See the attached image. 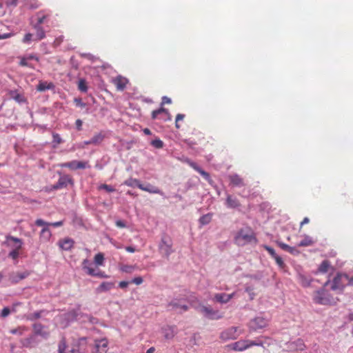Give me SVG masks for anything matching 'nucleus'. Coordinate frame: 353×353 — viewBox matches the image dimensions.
Here are the masks:
<instances>
[{
    "label": "nucleus",
    "mask_w": 353,
    "mask_h": 353,
    "mask_svg": "<svg viewBox=\"0 0 353 353\" xmlns=\"http://www.w3.org/2000/svg\"><path fill=\"white\" fill-rule=\"evenodd\" d=\"M234 241L238 245L243 246L245 244L256 242V239L250 229H241L236 234Z\"/></svg>",
    "instance_id": "nucleus-1"
},
{
    "label": "nucleus",
    "mask_w": 353,
    "mask_h": 353,
    "mask_svg": "<svg viewBox=\"0 0 353 353\" xmlns=\"http://www.w3.org/2000/svg\"><path fill=\"white\" fill-rule=\"evenodd\" d=\"M232 350L235 351L242 352L252 346H263V341L259 339L256 341L250 340H239L229 345Z\"/></svg>",
    "instance_id": "nucleus-2"
},
{
    "label": "nucleus",
    "mask_w": 353,
    "mask_h": 353,
    "mask_svg": "<svg viewBox=\"0 0 353 353\" xmlns=\"http://www.w3.org/2000/svg\"><path fill=\"white\" fill-rule=\"evenodd\" d=\"M314 301L321 305H330L334 302L332 296L324 288L315 292Z\"/></svg>",
    "instance_id": "nucleus-3"
},
{
    "label": "nucleus",
    "mask_w": 353,
    "mask_h": 353,
    "mask_svg": "<svg viewBox=\"0 0 353 353\" xmlns=\"http://www.w3.org/2000/svg\"><path fill=\"white\" fill-rule=\"evenodd\" d=\"M159 249L163 256L167 259L169 258L170 255L174 252L172 250V241L169 236H162L159 245Z\"/></svg>",
    "instance_id": "nucleus-4"
},
{
    "label": "nucleus",
    "mask_w": 353,
    "mask_h": 353,
    "mask_svg": "<svg viewBox=\"0 0 353 353\" xmlns=\"http://www.w3.org/2000/svg\"><path fill=\"white\" fill-rule=\"evenodd\" d=\"M197 310L203 314L204 317L209 319L218 320L223 317L222 314H221L219 310H214L210 306L199 305L197 307Z\"/></svg>",
    "instance_id": "nucleus-5"
},
{
    "label": "nucleus",
    "mask_w": 353,
    "mask_h": 353,
    "mask_svg": "<svg viewBox=\"0 0 353 353\" xmlns=\"http://www.w3.org/2000/svg\"><path fill=\"white\" fill-rule=\"evenodd\" d=\"M68 184H73L72 179L68 175H63L59 177L57 183L51 187V190L61 189L67 187Z\"/></svg>",
    "instance_id": "nucleus-6"
},
{
    "label": "nucleus",
    "mask_w": 353,
    "mask_h": 353,
    "mask_svg": "<svg viewBox=\"0 0 353 353\" xmlns=\"http://www.w3.org/2000/svg\"><path fill=\"white\" fill-rule=\"evenodd\" d=\"M61 168H68L71 170H77V169H85L86 168H89V165L88 162L84 161H79L77 160H74L70 162H66L61 164Z\"/></svg>",
    "instance_id": "nucleus-7"
},
{
    "label": "nucleus",
    "mask_w": 353,
    "mask_h": 353,
    "mask_svg": "<svg viewBox=\"0 0 353 353\" xmlns=\"http://www.w3.org/2000/svg\"><path fill=\"white\" fill-rule=\"evenodd\" d=\"M268 324V319L262 316H257L250 321V327L253 330H256L266 327Z\"/></svg>",
    "instance_id": "nucleus-8"
},
{
    "label": "nucleus",
    "mask_w": 353,
    "mask_h": 353,
    "mask_svg": "<svg viewBox=\"0 0 353 353\" xmlns=\"http://www.w3.org/2000/svg\"><path fill=\"white\" fill-rule=\"evenodd\" d=\"M8 241H12L13 242L17 243V245H16L15 248L13 249L11 252L9 253V256L11 257L13 259H17L19 256V250H20L22 247V241L21 239L14 237V236H8L7 237Z\"/></svg>",
    "instance_id": "nucleus-9"
},
{
    "label": "nucleus",
    "mask_w": 353,
    "mask_h": 353,
    "mask_svg": "<svg viewBox=\"0 0 353 353\" xmlns=\"http://www.w3.org/2000/svg\"><path fill=\"white\" fill-rule=\"evenodd\" d=\"M94 353H106L108 350V342L106 339L94 341Z\"/></svg>",
    "instance_id": "nucleus-10"
},
{
    "label": "nucleus",
    "mask_w": 353,
    "mask_h": 353,
    "mask_svg": "<svg viewBox=\"0 0 353 353\" xmlns=\"http://www.w3.org/2000/svg\"><path fill=\"white\" fill-rule=\"evenodd\" d=\"M184 161L187 163L194 170L198 172L205 180H207L208 181H211L210 174L205 170H202L199 166H198V165L196 163L192 161L190 159L188 158H186Z\"/></svg>",
    "instance_id": "nucleus-11"
},
{
    "label": "nucleus",
    "mask_w": 353,
    "mask_h": 353,
    "mask_svg": "<svg viewBox=\"0 0 353 353\" xmlns=\"http://www.w3.org/2000/svg\"><path fill=\"white\" fill-rule=\"evenodd\" d=\"M184 161L187 163L194 170L198 172L205 180H207L208 181H211L210 174L205 170H202L199 166H198V165L196 163L192 161L190 159L188 158H186Z\"/></svg>",
    "instance_id": "nucleus-12"
},
{
    "label": "nucleus",
    "mask_w": 353,
    "mask_h": 353,
    "mask_svg": "<svg viewBox=\"0 0 353 353\" xmlns=\"http://www.w3.org/2000/svg\"><path fill=\"white\" fill-rule=\"evenodd\" d=\"M344 278L343 274H337L332 281L331 289L332 290H343L345 288V285L342 283V279Z\"/></svg>",
    "instance_id": "nucleus-13"
},
{
    "label": "nucleus",
    "mask_w": 353,
    "mask_h": 353,
    "mask_svg": "<svg viewBox=\"0 0 353 353\" xmlns=\"http://www.w3.org/2000/svg\"><path fill=\"white\" fill-rule=\"evenodd\" d=\"M160 114H162L161 119H163V121L171 120V115L169 113L168 110L163 108H161L158 110H154L152 112V117L153 119H157L158 116Z\"/></svg>",
    "instance_id": "nucleus-14"
},
{
    "label": "nucleus",
    "mask_w": 353,
    "mask_h": 353,
    "mask_svg": "<svg viewBox=\"0 0 353 353\" xmlns=\"http://www.w3.org/2000/svg\"><path fill=\"white\" fill-rule=\"evenodd\" d=\"M220 337L223 341L235 339L237 337L236 327H232L221 333Z\"/></svg>",
    "instance_id": "nucleus-15"
},
{
    "label": "nucleus",
    "mask_w": 353,
    "mask_h": 353,
    "mask_svg": "<svg viewBox=\"0 0 353 353\" xmlns=\"http://www.w3.org/2000/svg\"><path fill=\"white\" fill-rule=\"evenodd\" d=\"M32 327L36 335L41 336L43 339L48 338L50 332L44 330V326L41 323H34Z\"/></svg>",
    "instance_id": "nucleus-16"
},
{
    "label": "nucleus",
    "mask_w": 353,
    "mask_h": 353,
    "mask_svg": "<svg viewBox=\"0 0 353 353\" xmlns=\"http://www.w3.org/2000/svg\"><path fill=\"white\" fill-rule=\"evenodd\" d=\"M74 241L70 238H66L63 240H59L58 245L59 248L65 251L70 250L74 246Z\"/></svg>",
    "instance_id": "nucleus-17"
},
{
    "label": "nucleus",
    "mask_w": 353,
    "mask_h": 353,
    "mask_svg": "<svg viewBox=\"0 0 353 353\" xmlns=\"http://www.w3.org/2000/svg\"><path fill=\"white\" fill-rule=\"evenodd\" d=\"M162 333L165 339H172L176 334L175 326H166L162 328Z\"/></svg>",
    "instance_id": "nucleus-18"
},
{
    "label": "nucleus",
    "mask_w": 353,
    "mask_h": 353,
    "mask_svg": "<svg viewBox=\"0 0 353 353\" xmlns=\"http://www.w3.org/2000/svg\"><path fill=\"white\" fill-rule=\"evenodd\" d=\"M113 83L116 85L118 90H123L125 88L128 81L126 78L118 76L112 79Z\"/></svg>",
    "instance_id": "nucleus-19"
},
{
    "label": "nucleus",
    "mask_w": 353,
    "mask_h": 353,
    "mask_svg": "<svg viewBox=\"0 0 353 353\" xmlns=\"http://www.w3.org/2000/svg\"><path fill=\"white\" fill-rule=\"evenodd\" d=\"M168 306L179 312L187 311L188 309V306L187 305L181 303L178 300L172 301L168 304Z\"/></svg>",
    "instance_id": "nucleus-20"
},
{
    "label": "nucleus",
    "mask_w": 353,
    "mask_h": 353,
    "mask_svg": "<svg viewBox=\"0 0 353 353\" xmlns=\"http://www.w3.org/2000/svg\"><path fill=\"white\" fill-rule=\"evenodd\" d=\"M30 273L27 271L23 272L12 273L10 275V281L12 283H17L19 281L28 276Z\"/></svg>",
    "instance_id": "nucleus-21"
},
{
    "label": "nucleus",
    "mask_w": 353,
    "mask_h": 353,
    "mask_svg": "<svg viewBox=\"0 0 353 353\" xmlns=\"http://www.w3.org/2000/svg\"><path fill=\"white\" fill-rule=\"evenodd\" d=\"M230 183L236 187L245 185L243 179L237 174H233L228 176Z\"/></svg>",
    "instance_id": "nucleus-22"
},
{
    "label": "nucleus",
    "mask_w": 353,
    "mask_h": 353,
    "mask_svg": "<svg viewBox=\"0 0 353 353\" xmlns=\"http://www.w3.org/2000/svg\"><path fill=\"white\" fill-rule=\"evenodd\" d=\"M288 347H290L292 350H303L305 347L304 342L302 339H298L297 340L290 342L288 344Z\"/></svg>",
    "instance_id": "nucleus-23"
},
{
    "label": "nucleus",
    "mask_w": 353,
    "mask_h": 353,
    "mask_svg": "<svg viewBox=\"0 0 353 353\" xmlns=\"http://www.w3.org/2000/svg\"><path fill=\"white\" fill-rule=\"evenodd\" d=\"M82 268L88 274L91 276L96 274V270L88 259H85L83 261Z\"/></svg>",
    "instance_id": "nucleus-24"
},
{
    "label": "nucleus",
    "mask_w": 353,
    "mask_h": 353,
    "mask_svg": "<svg viewBox=\"0 0 353 353\" xmlns=\"http://www.w3.org/2000/svg\"><path fill=\"white\" fill-rule=\"evenodd\" d=\"M34 28L36 30V37L33 40L40 41L46 37V33L44 30L41 26L34 25Z\"/></svg>",
    "instance_id": "nucleus-25"
},
{
    "label": "nucleus",
    "mask_w": 353,
    "mask_h": 353,
    "mask_svg": "<svg viewBox=\"0 0 353 353\" xmlns=\"http://www.w3.org/2000/svg\"><path fill=\"white\" fill-rule=\"evenodd\" d=\"M114 287V283L112 282H103L97 288V292L101 293L103 292H108Z\"/></svg>",
    "instance_id": "nucleus-26"
},
{
    "label": "nucleus",
    "mask_w": 353,
    "mask_h": 353,
    "mask_svg": "<svg viewBox=\"0 0 353 353\" xmlns=\"http://www.w3.org/2000/svg\"><path fill=\"white\" fill-rule=\"evenodd\" d=\"M298 279L301 285L304 288L309 287L311 284L312 279L303 274H299Z\"/></svg>",
    "instance_id": "nucleus-27"
},
{
    "label": "nucleus",
    "mask_w": 353,
    "mask_h": 353,
    "mask_svg": "<svg viewBox=\"0 0 353 353\" xmlns=\"http://www.w3.org/2000/svg\"><path fill=\"white\" fill-rule=\"evenodd\" d=\"M10 97L15 100L18 103H23L25 102V99L23 95L18 93L16 90H11L9 92Z\"/></svg>",
    "instance_id": "nucleus-28"
},
{
    "label": "nucleus",
    "mask_w": 353,
    "mask_h": 353,
    "mask_svg": "<svg viewBox=\"0 0 353 353\" xmlns=\"http://www.w3.org/2000/svg\"><path fill=\"white\" fill-rule=\"evenodd\" d=\"M226 205L228 208H235L239 206V203L236 199L228 195L226 199Z\"/></svg>",
    "instance_id": "nucleus-29"
},
{
    "label": "nucleus",
    "mask_w": 353,
    "mask_h": 353,
    "mask_svg": "<svg viewBox=\"0 0 353 353\" xmlns=\"http://www.w3.org/2000/svg\"><path fill=\"white\" fill-rule=\"evenodd\" d=\"M214 300L220 303H227L229 302L228 299V294L218 293L214 295Z\"/></svg>",
    "instance_id": "nucleus-30"
},
{
    "label": "nucleus",
    "mask_w": 353,
    "mask_h": 353,
    "mask_svg": "<svg viewBox=\"0 0 353 353\" xmlns=\"http://www.w3.org/2000/svg\"><path fill=\"white\" fill-rule=\"evenodd\" d=\"M314 243L313 240L312 238L307 235H305L304 236V239L301 240L299 243V247H305V246H310L312 245Z\"/></svg>",
    "instance_id": "nucleus-31"
},
{
    "label": "nucleus",
    "mask_w": 353,
    "mask_h": 353,
    "mask_svg": "<svg viewBox=\"0 0 353 353\" xmlns=\"http://www.w3.org/2000/svg\"><path fill=\"white\" fill-rule=\"evenodd\" d=\"M51 236V232L50 230L45 227L42 229L41 234H40V238L43 241H48Z\"/></svg>",
    "instance_id": "nucleus-32"
},
{
    "label": "nucleus",
    "mask_w": 353,
    "mask_h": 353,
    "mask_svg": "<svg viewBox=\"0 0 353 353\" xmlns=\"http://www.w3.org/2000/svg\"><path fill=\"white\" fill-rule=\"evenodd\" d=\"M103 139H104V135L102 134L101 132H99V133L94 134L92 137L91 142L92 144L97 145V144H99L100 143H101L103 141Z\"/></svg>",
    "instance_id": "nucleus-33"
},
{
    "label": "nucleus",
    "mask_w": 353,
    "mask_h": 353,
    "mask_svg": "<svg viewBox=\"0 0 353 353\" xmlns=\"http://www.w3.org/2000/svg\"><path fill=\"white\" fill-rule=\"evenodd\" d=\"M65 319L68 321H73L77 319L79 316V309L77 310H72L65 314Z\"/></svg>",
    "instance_id": "nucleus-34"
},
{
    "label": "nucleus",
    "mask_w": 353,
    "mask_h": 353,
    "mask_svg": "<svg viewBox=\"0 0 353 353\" xmlns=\"http://www.w3.org/2000/svg\"><path fill=\"white\" fill-rule=\"evenodd\" d=\"M52 88V83H48L47 82H40L37 85V90L43 92L46 90H50Z\"/></svg>",
    "instance_id": "nucleus-35"
},
{
    "label": "nucleus",
    "mask_w": 353,
    "mask_h": 353,
    "mask_svg": "<svg viewBox=\"0 0 353 353\" xmlns=\"http://www.w3.org/2000/svg\"><path fill=\"white\" fill-rule=\"evenodd\" d=\"M145 191L150 192V193L159 194L161 196H163V192L161 190H160L159 188L154 187L150 184L146 186Z\"/></svg>",
    "instance_id": "nucleus-36"
},
{
    "label": "nucleus",
    "mask_w": 353,
    "mask_h": 353,
    "mask_svg": "<svg viewBox=\"0 0 353 353\" xmlns=\"http://www.w3.org/2000/svg\"><path fill=\"white\" fill-rule=\"evenodd\" d=\"M211 219H212L211 214H204L199 219V223L201 225H207L211 221Z\"/></svg>",
    "instance_id": "nucleus-37"
},
{
    "label": "nucleus",
    "mask_w": 353,
    "mask_h": 353,
    "mask_svg": "<svg viewBox=\"0 0 353 353\" xmlns=\"http://www.w3.org/2000/svg\"><path fill=\"white\" fill-rule=\"evenodd\" d=\"M52 137H53L52 147L54 148H57L59 144H60L63 142V140L61 138L60 135L57 133H54V132L52 133Z\"/></svg>",
    "instance_id": "nucleus-38"
},
{
    "label": "nucleus",
    "mask_w": 353,
    "mask_h": 353,
    "mask_svg": "<svg viewBox=\"0 0 353 353\" xmlns=\"http://www.w3.org/2000/svg\"><path fill=\"white\" fill-rule=\"evenodd\" d=\"M19 65L21 66H26L30 68H34V65L31 63L25 57H20Z\"/></svg>",
    "instance_id": "nucleus-39"
},
{
    "label": "nucleus",
    "mask_w": 353,
    "mask_h": 353,
    "mask_svg": "<svg viewBox=\"0 0 353 353\" xmlns=\"http://www.w3.org/2000/svg\"><path fill=\"white\" fill-rule=\"evenodd\" d=\"M330 264L327 261H323L319 267V272L325 273L327 272Z\"/></svg>",
    "instance_id": "nucleus-40"
},
{
    "label": "nucleus",
    "mask_w": 353,
    "mask_h": 353,
    "mask_svg": "<svg viewBox=\"0 0 353 353\" xmlns=\"http://www.w3.org/2000/svg\"><path fill=\"white\" fill-rule=\"evenodd\" d=\"M104 262V256L102 253H98L94 256V263L97 265H103Z\"/></svg>",
    "instance_id": "nucleus-41"
},
{
    "label": "nucleus",
    "mask_w": 353,
    "mask_h": 353,
    "mask_svg": "<svg viewBox=\"0 0 353 353\" xmlns=\"http://www.w3.org/2000/svg\"><path fill=\"white\" fill-rule=\"evenodd\" d=\"M67 347L66 341L65 339L63 338L62 339L59 343L58 347V353H65V349Z\"/></svg>",
    "instance_id": "nucleus-42"
},
{
    "label": "nucleus",
    "mask_w": 353,
    "mask_h": 353,
    "mask_svg": "<svg viewBox=\"0 0 353 353\" xmlns=\"http://www.w3.org/2000/svg\"><path fill=\"white\" fill-rule=\"evenodd\" d=\"M139 180L137 179L130 178L123 182V184L129 187H135L137 185Z\"/></svg>",
    "instance_id": "nucleus-43"
},
{
    "label": "nucleus",
    "mask_w": 353,
    "mask_h": 353,
    "mask_svg": "<svg viewBox=\"0 0 353 353\" xmlns=\"http://www.w3.org/2000/svg\"><path fill=\"white\" fill-rule=\"evenodd\" d=\"M78 88L80 91L85 92L88 90L86 81L84 79H80L78 83Z\"/></svg>",
    "instance_id": "nucleus-44"
},
{
    "label": "nucleus",
    "mask_w": 353,
    "mask_h": 353,
    "mask_svg": "<svg viewBox=\"0 0 353 353\" xmlns=\"http://www.w3.org/2000/svg\"><path fill=\"white\" fill-rule=\"evenodd\" d=\"M86 340H87V339L85 337H81V338L79 339V340L77 342V347L82 348V352L85 350V345H86Z\"/></svg>",
    "instance_id": "nucleus-45"
},
{
    "label": "nucleus",
    "mask_w": 353,
    "mask_h": 353,
    "mask_svg": "<svg viewBox=\"0 0 353 353\" xmlns=\"http://www.w3.org/2000/svg\"><path fill=\"white\" fill-rule=\"evenodd\" d=\"M37 22L34 25H39L41 26V24L44 23L47 16L45 14H43L41 12H38L37 14Z\"/></svg>",
    "instance_id": "nucleus-46"
},
{
    "label": "nucleus",
    "mask_w": 353,
    "mask_h": 353,
    "mask_svg": "<svg viewBox=\"0 0 353 353\" xmlns=\"http://www.w3.org/2000/svg\"><path fill=\"white\" fill-rule=\"evenodd\" d=\"M26 330L25 327H19L18 328L11 330L10 333L12 334L22 335L23 332Z\"/></svg>",
    "instance_id": "nucleus-47"
},
{
    "label": "nucleus",
    "mask_w": 353,
    "mask_h": 353,
    "mask_svg": "<svg viewBox=\"0 0 353 353\" xmlns=\"http://www.w3.org/2000/svg\"><path fill=\"white\" fill-rule=\"evenodd\" d=\"M276 264L278 265V266L281 268V269H283L285 266L282 258L281 256H279V255H276L275 256V257L274 258Z\"/></svg>",
    "instance_id": "nucleus-48"
},
{
    "label": "nucleus",
    "mask_w": 353,
    "mask_h": 353,
    "mask_svg": "<svg viewBox=\"0 0 353 353\" xmlns=\"http://www.w3.org/2000/svg\"><path fill=\"white\" fill-rule=\"evenodd\" d=\"M151 144L156 148H162L163 147V142L160 139L153 140Z\"/></svg>",
    "instance_id": "nucleus-49"
},
{
    "label": "nucleus",
    "mask_w": 353,
    "mask_h": 353,
    "mask_svg": "<svg viewBox=\"0 0 353 353\" xmlns=\"http://www.w3.org/2000/svg\"><path fill=\"white\" fill-rule=\"evenodd\" d=\"M41 313H42V311H37V312H34L33 314H31L29 316H28V319L30 320V321H34L35 319H39L41 316Z\"/></svg>",
    "instance_id": "nucleus-50"
},
{
    "label": "nucleus",
    "mask_w": 353,
    "mask_h": 353,
    "mask_svg": "<svg viewBox=\"0 0 353 353\" xmlns=\"http://www.w3.org/2000/svg\"><path fill=\"white\" fill-rule=\"evenodd\" d=\"M32 341H33V337L31 336L30 338H27V339L22 340L21 344L24 347H30Z\"/></svg>",
    "instance_id": "nucleus-51"
},
{
    "label": "nucleus",
    "mask_w": 353,
    "mask_h": 353,
    "mask_svg": "<svg viewBox=\"0 0 353 353\" xmlns=\"http://www.w3.org/2000/svg\"><path fill=\"white\" fill-rule=\"evenodd\" d=\"M74 102L77 106L80 107L81 108H85L86 105V104L83 103L80 98H74Z\"/></svg>",
    "instance_id": "nucleus-52"
},
{
    "label": "nucleus",
    "mask_w": 353,
    "mask_h": 353,
    "mask_svg": "<svg viewBox=\"0 0 353 353\" xmlns=\"http://www.w3.org/2000/svg\"><path fill=\"white\" fill-rule=\"evenodd\" d=\"M135 268L133 265H124L121 270L127 273H132L134 270Z\"/></svg>",
    "instance_id": "nucleus-53"
},
{
    "label": "nucleus",
    "mask_w": 353,
    "mask_h": 353,
    "mask_svg": "<svg viewBox=\"0 0 353 353\" xmlns=\"http://www.w3.org/2000/svg\"><path fill=\"white\" fill-rule=\"evenodd\" d=\"M264 248L268 252V253L272 256V258H274L276 256V253L275 250L270 246L264 245Z\"/></svg>",
    "instance_id": "nucleus-54"
},
{
    "label": "nucleus",
    "mask_w": 353,
    "mask_h": 353,
    "mask_svg": "<svg viewBox=\"0 0 353 353\" xmlns=\"http://www.w3.org/2000/svg\"><path fill=\"white\" fill-rule=\"evenodd\" d=\"M32 37H33L32 34L27 33L23 39V42L25 43H29L30 41H31L32 40Z\"/></svg>",
    "instance_id": "nucleus-55"
},
{
    "label": "nucleus",
    "mask_w": 353,
    "mask_h": 353,
    "mask_svg": "<svg viewBox=\"0 0 353 353\" xmlns=\"http://www.w3.org/2000/svg\"><path fill=\"white\" fill-rule=\"evenodd\" d=\"M100 189H103V190H105L107 192H112L114 191V189L110 186V185H106V184H103L101 185L100 187H99Z\"/></svg>",
    "instance_id": "nucleus-56"
},
{
    "label": "nucleus",
    "mask_w": 353,
    "mask_h": 353,
    "mask_svg": "<svg viewBox=\"0 0 353 353\" xmlns=\"http://www.w3.org/2000/svg\"><path fill=\"white\" fill-rule=\"evenodd\" d=\"M25 57H26V59L29 61H30L32 60H34L36 61H39V57L37 55L34 54H28V55L25 56Z\"/></svg>",
    "instance_id": "nucleus-57"
},
{
    "label": "nucleus",
    "mask_w": 353,
    "mask_h": 353,
    "mask_svg": "<svg viewBox=\"0 0 353 353\" xmlns=\"http://www.w3.org/2000/svg\"><path fill=\"white\" fill-rule=\"evenodd\" d=\"M35 224L37 225H38V226H48V225H50L49 223L45 222L42 219H37L36 221H35Z\"/></svg>",
    "instance_id": "nucleus-58"
},
{
    "label": "nucleus",
    "mask_w": 353,
    "mask_h": 353,
    "mask_svg": "<svg viewBox=\"0 0 353 353\" xmlns=\"http://www.w3.org/2000/svg\"><path fill=\"white\" fill-rule=\"evenodd\" d=\"M10 310L8 307H4L1 311V316L2 317H6L10 314Z\"/></svg>",
    "instance_id": "nucleus-59"
},
{
    "label": "nucleus",
    "mask_w": 353,
    "mask_h": 353,
    "mask_svg": "<svg viewBox=\"0 0 353 353\" xmlns=\"http://www.w3.org/2000/svg\"><path fill=\"white\" fill-rule=\"evenodd\" d=\"M136 285H141L143 283V279L141 276L135 277L132 281Z\"/></svg>",
    "instance_id": "nucleus-60"
},
{
    "label": "nucleus",
    "mask_w": 353,
    "mask_h": 353,
    "mask_svg": "<svg viewBox=\"0 0 353 353\" xmlns=\"http://www.w3.org/2000/svg\"><path fill=\"white\" fill-rule=\"evenodd\" d=\"M83 122L81 119H77L75 122L76 128L77 130L80 131L82 130Z\"/></svg>",
    "instance_id": "nucleus-61"
},
{
    "label": "nucleus",
    "mask_w": 353,
    "mask_h": 353,
    "mask_svg": "<svg viewBox=\"0 0 353 353\" xmlns=\"http://www.w3.org/2000/svg\"><path fill=\"white\" fill-rule=\"evenodd\" d=\"M245 291L249 294L250 298L252 300L254 297V293L252 292V289L250 287L246 288Z\"/></svg>",
    "instance_id": "nucleus-62"
},
{
    "label": "nucleus",
    "mask_w": 353,
    "mask_h": 353,
    "mask_svg": "<svg viewBox=\"0 0 353 353\" xmlns=\"http://www.w3.org/2000/svg\"><path fill=\"white\" fill-rule=\"evenodd\" d=\"M115 223H116V225L117 227H119V228H125L126 227V225H125V222L121 221V220L116 221Z\"/></svg>",
    "instance_id": "nucleus-63"
},
{
    "label": "nucleus",
    "mask_w": 353,
    "mask_h": 353,
    "mask_svg": "<svg viewBox=\"0 0 353 353\" xmlns=\"http://www.w3.org/2000/svg\"><path fill=\"white\" fill-rule=\"evenodd\" d=\"M344 278L348 281L349 285H353V276L350 277L347 274H344Z\"/></svg>",
    "instance_id": "nucleus-64"
}]
</instances>
